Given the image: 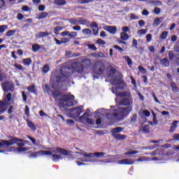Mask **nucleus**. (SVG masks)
<instances>
[{
    "mask_svg": "<svg viewBox=\"0 0 179 179\" xmlns=\"http://www.w3.org/2000/svg\"><path fill=\"white\" fill-rule=\"evenodd\" d=\"M122 30L123 33H128V31H129V28L128 27H122Z\"/></svg>",
    "mask_w": 179,
    "mask_h": 179,
    "instance_id": "nucleus-64",
    "label": "nucleus"
},
{
    "mask_svg": "<svg viewBox=\"0 0 179 179\" xmlns=\"http://www.w3.org/2000/svg\"><path fill=\"white\" fill-rule=\"evenodd\" d=\"M92 57H94V58H104L106 56L104 55V53L99 52L97 53H92Z\"/></svg>",
    "mask_w": 179,
    "mask_h": 179,
    "instance_id": "nucleus-28",
    "label": "nucleus"
},
{
    "mask_svg": "<svg viewBox=\"0 0 179 179\" xmlns=\"http://www.w3.org/2000/svg\"><path fill=\"white\" fill-rule=\"evenodd\" d=\"M43 92H45V93H48V94H50V86H48V85H45V87L43 88Z\"/></svg>",
    "mask_w": 179,
    "mask_h": 179,
    "instance_id": "nucleus-59",
    "label": "nucleus"
},
{
    "mask_svg": "<svg viewBox=\"0 0 179 179\" xmlns=\"http://www.w3.org/2000/svg\"><path fill=\"white\" fill-rule=\"evenodd\" d=\"M177 124H178V121L175 120L172 123V126L171 127V129H169V132L173 133L176 131L177 128Z\"/></svg>",
    "mask_w": 179,
    "mask_h": 179,
    "instance_id": "nucleus-30",
    "label": "nucleus"
},
{
    "mask_svg": "<svg viewBox=\"0 0 179 179\" xmlns=\"http://www.w3.org/2000/svg\"><path fill=\"white\" fill-rule=\"evenodd\" d=\"M160 64L162 65V66H164L165 68H169V66H170V62L166 57L160 60Z\"/></svg>",
    "mask_w": 179,
    "mask_h": 179,
    "instance_id": "nucleus-22",
    "label": "nucleus"
},
{
    "mask_svg": "<svg viewBox=\"0 0 179 179\" xmlns=\"http://www.w3.org/2000/svg\"><path fill=\"white\" fill-rule=\"evenodd\" d=\"M160 12H162V9L159 7H155L154 8V13L155 15H159Z\"/></svg>",
    "mask_w": 179,
    "mask_h": 179,
    "instance_id": "nucleus-61",
    "label": "nucleus"
},
{
    "mask_svg": "<svg viewBox=\"0 0 179 179\" xmlns=\"http://www.w3.org/2000/svg\"><path fill=\"white\" fill-rule=\"evenodd\" d=\"M6 111V103L3 101H0V114H3Z\"/></svg>",
    "mask_w": 179,
    "mask_h": 179,
    "instance_id": "nucleus-23",
    "label": "nucleus"
},
{
    "mask_svg": "<svg viewBox=\"0 0 179 179\" xmlns=\"http://www.w3.org/2000/svg\"><path fill=\"white\" fill-rule=\"evenodd\" d=\"M1 87L3 92H13V84H12L10 82H4L1 84Z\"/></svg>",
    "mask_w": 179,
    "mask_h": 179,
    "instance_id": "nucleus-11",
    "label": "nucleus"
},
{
    "mask_svg": "<svg viewBox=\"0 0 179 179\" xmlns=\"http://www.w3.org/2000/svg\"><path fill=\"white\" fill-rule=\"evenodd\" d=\"M61 30H62V27L57 26V27H55V29H54L55 34H56V36H58V34H59V31H61Z\"/></svg>",
    "mask_w": 179,
    "mask_h": 179,
    "instance_id": "nucleus-46",
    "label": "nucleus"
},
{
    "mask_svg": "<svg viewBox=\"0 0 179 179\" xmlns=\"http://www.w3.org/2000/svg\"><path fill=\"white\" fill-rule=\"evenodd\" d=\"M27 125H28V127H29V128H30V129L31 130V131H36V129H37L36 128V125L34 124V123H33V122H31V121H28L27 122Z\"/></svg>",
    "mask_w": 179,
    "mask_h": 179,
    "instance_id": "nucleus-36",
    "label": "nucleus"
},
{
    "mask_svg": "<svg viewBox=\"0 0 179 179\" xmlns=\"http://www.w3.org/2000/svg\"><path fill=\"white\" fill-rule=\"evenodd\" d=\"M27 90L29 91L31 93H34L36 94L37 90H36V85H32L27 87Z\"/></svg>",
    "mask_w": 179,
    "mask_h": 179,
    "instance_id": "nucleus-33",
    "label": "nucleus"
},
{
    "mask_svg": "<svg viewBox=\"0 0 179 179\" xmlns=\"http://www.w3.org/2000/svg\"><path fill=\"white\" fill-rule=\"evenodd\" d=\"M91 29H92V33L94 36L99 35V24L96 22H92L90 26Z\"/></svg>",
    "mask_w": 179,
    "mask_h": 179,
    "instance_id": "nucleus-16",
    "label": "nucleus"
},
{
    "mask_svg": "<svg viewBox=\"0 0 179 179\" xmlns=\"http://www.w3.org/2000/svg\"><path fill=\"white\" fill-rule=\"evenodd\" d=\"M106 155V152H94V153H84V157H98L99 159H103V156Z\"/></svg>",
    "mask_w": 179,
    "mask_h": 179,
    "instance_id": "nucleus-12",
    "label": "nucleus"
},
{
    "mask_svg": "<svg viewBox=\"0 0 179 179\" xmlns=\"http://www.w3.org/2000/svg\"><path fill=\"white\" fill-rule=\"evenodd\" d=\"M112 85H113V86H118L112 87L111 91L113 94H115L117 97H124L121 99L120 106H124V107H132L134 100L132 99L131 92L124 91L118 92V90H125V81L122 80V75H120L118 79L114 78L112 80Z\"/></svg>",
    "mask_w": 179,
    "mask_h": 179,
    "instance_id": "nucleus-1",
    "label": "nucleus"
},
{
    "mask_svg": "<svg viewBox=\"0 0 179 179\" xmlns=\"http://www.w3.org/2000/svg\"><path fill=\"white\" fill-rule=\"evenodd\" d=\"M88 48H90V50H92V51H97V48H96L94 44L88 45Z\"/></svg>",
    "mask_w": 179,
    "mask_h": 179,
    "instance_id": "nucleus-60",
    "label": "nucleus"
},
{
    "mask_svg": "<svg viewBox=\"0 0 179 179\" xmlns=\"http://www.w3.org/2000/svg\"><path fill=\"white\" fill-rule=\"evenodd\" d=\"M50 34L48 32L41 31L38 34L36 35V38H44V37H48Z\"/></svg>",
    "mask_w": 179,
    "mask_h": 179,
    "instance_id": "nucleus-24",
    "label": "nucleus"
},
{
    "mask_svg": "<svg viewBox=\"0 0 179 179\" xmlns=\"http://www.w3.org/2000/svg\"><path fill=\"white\" fill-rule=\"evenodd\" d=\"M136 120H138V115L134 114L131 116V119H130V122L131 124H134V122H136Z\"/></svg>",
    "mask_w": 179,
    "mask_h": 179,
    "instance_id": "nucleus-50",
    "label": "nucleus"
},
{
    "mask_svg": "<svg viewBox=\"0 0 179 179\" xmlns=\"http://www.w3.org/2000/svg\"><path fill=\"white\" fill-rule=\"evenodd\" d=\"M112 136H114V138L117 141H124V139L127 138V136L125 134H113Z\"/></svg>",
    "mask_w": 179,
    "mask_h": 179,
    "instance_id": "nucleus-21",
    "label": "nucleus"
},
{
    "mask_svg": "<svg viewBox=\"0 0 179 179\" xmlns=\"http://www.w3.org/2000/svg\"><path fill=\"white\" fill-rule=\"evenodd\" d=\"M60 73L62 76L60 77L63 78L64 80H66L68 78L72 76V73L71 72V67L66 66H63L61 67Z\"/></svg>",
    "mask_w": 179,
    "mask_h": 179,
    "instance_id": "nucleus-5",
    "label": "nucleus"
},
{
    "mask_svg": "<svg viewBox=\"0 0 179 179\" xmlns=\"http://www.w3.org/2000/svg\"><path fill=\"white\" fill-rule=\"evenodd\" d=\"M14 67L16 68V69H18V71H23L24 68H23V66L21 64H15Z\"/></svg>",
    "mask_w": 179,
    "mask_h": 179,
    "instance_id": "nucleus-58",
    "label": "nucleus"
},
{
    "mask_svg": "<svg viewBox=\"0 0 179 179\" xmlns=\"http://www.w3.org/2000/svg\"><path fill=\"white\" fill-rule=\"evenodd\" d=\"M94 69H95V73H96V75H102L106 69V66L103 62L98 61L94 64Z\"/></svg>",
    "mask_w": 179,
    "mask_h": 179,
    "instance_id": "nucleus-7",
    "label": "nucleus"
},
{
    "mask_svg": "<svg viewBox=\"0 0 179 179\" xmlns=\"http://www.w3.org/2000/svg\"><path fill=\"white\" fill-rule=\"evenodd\" d=\"M106 117L108 118V120H110V121H114V120H120L117 112L112 113H106Z\"/></svg>",
    "mask_w": 179,
    "mask_h": 179,
    "instance_id": "nucleus-18",
    "label": "nucleus"
},
{
    "mask_svg": "<svg viewBox=\"0 0 179 179\" xmlns=\"http://www.w3.org/2000/svg\"><path fill=\"white\" fill-rule=\"evenodd\" d=\"M138 19H139V17L135 13L130 14V20H138Z\"/></svg>",
    "mask_w": 179,
    "mask_h": 179,
    "instance_id": "nucleus-55",
    "label": "nucleus"
},
{
    "mask_svg": "<svg viewBox=\"0 0 179 179\" xmlns=\"http://www.w3.org/2000/svg\"><path fill=\"white\" fill-rule=\"evenodd\" d=\"M124 129L122 127H116V128H113L112 129V135L113 134H120V132H122V131Z\"/></svg>",
    "mask_w": 179,
    "mask_h": 179,
    "instance_id": "nucleus-39",
    "label": "nucleus"
},
{
    "mask_svg": "<svg viewBox=\"0 0 179 179\" xmlns=\"http://www.w3.org/2000/svg\"><path fill=\"white\" fill-rule=\"evenodd\" d=\"M48 71H50V65L45 64L42 68V72L43 73H48Z\"/></svg>",
    "mask_w": 179,
    "mask_h": 179,
    "instance_id": "nucleus-43",
    "label": "nucleus"
},
{
    "mask_svg": "<svg viewBox=\"0 0 179 179\" xmlns=\"http://www.w3.org/2000/svg\"><path fill=\"white\" fill-rule=\"evenodd\" d=\"M138 152L137 150L129 151L124 153L125 156H131V155H137Z\"/></svg>",
    "mask_w": 179,
    "mask_h": 179,
    "instance_id": "nucleus-53",
    "label": "nucleus"
},
{
    "mask_svg": "<svg viewBox=\"0 0 179 179\" xmlns=\"http://www.w3.org/2000/svg\"><path fill=\"white\" fill-rule=\"evenodd\" d=\"M148 30L146 29H140L137 31L138 34H140L141 36H143V34H145V33H147Z\"/></svg>",
    "mask_w": 179,
    "mask_h": 179,
    "instance_id": "nucleus-63",
    "label": "nucleus"
},
{
    "mask_svg": "<svg viewBox=\"0 0 179 179\" xmlns=\"http://www.w3.org/2000/svg\"><path fill=\"white\" fill-rule=\"evenodd\" d=\"M135 163L134 159H124L119 161V164L129 165L131 166Z\"/></svg>",
    "mask_w": 179,
    "mask_h": 179,
    "instance_id": "nucleus-17",
    "label": "nucleus"
},
{
    "mask_svg": "<svg viewBox=\"0 0 179 179\" xmlns=\"http://www.w3.org/2000/svg\"><path fill=\"white\" fill-rule=\"evenodd\" d=\"M52 96L55 101H59L62 108L73 107L75 96L72 94H62L58 90L52 91Z\"/></svg>",
    "mask_w": 179,
    "mask_h": 179,
    "instance_id": "nucleus-2",
    "label": "nucleus"
},
{
    "mask_svg": "<svg viewBox=\"0 0 179 179\" xmlns=\"http://www.w3.org/2000/svg\"><path fill=\"white\" fill-rule=\"evenodd\" d=\"M124 59H125L129 66H132V59H131V57H129V56H124Z\"/></svg>",
    "mask_w": 179,
    "mask_h": 179,
    "instance_id": "nucleus-41",
    "label": "nucleus"
},
{
    "mask_svg": "<svg viewBox=\"0 0 179 179\" xmlns=\"http://www.w3.org/2000/svg\"><path fill=\"white\" fill-rule=\"evenodd\" d=\"M6 30H8V25L0 26V34H3V33H5Z\"/></svg>",
    "mask_w": 179,
    "mask_h": 179,
    "instance_id": "nucleus-48",
    "label": "nucleus"
},
{
    "mask_svg": "<svg viewBox=\"0 0 179 179\" xmlns=\"http://www.w3.org/2000/svg\"><path fill=\"white\" fill-rule=\"evenodd\" d=\"M160 19H163V18L162 17L155 18V20H154L153 26H159V24H160V22H161Z\"/></svg>",
    "mask_w": 179,
    "mask_h": 179,
    "instance_id": "nucleus-52",
    "label": "nucleus"
},
{
    "mask_svg": "<svg viewBox=\"0 0 179 179\" xmlns=\"http://www.w3.org/2000/svg\"><path fill=\"white\" fill-rule=\"evenodd\" d=\"M68 21L69 22V23H71V24H78V18H71L69 19Z\"/></svg>",
    "mask_w": 179,
    "mask_h": 179,
    "instance_id": "nucleus-49",
    "label": "nucleus"
},
{
    "mask_svg": "<svg viewBox=\"0 0 179 179\" xmlns=\"http://www.w3.org/2000/svg\"><path fill=\"white\" fill-rule=\"evenodd\" d=\"M66 57H67L68 58H75L76 57H80V53L72 54V51L66 50Z\"/></svg>",
    "mask_w": 179,
    "mask_h": 179,
    "instance_id": "nucleus-20",
    "label": "nucleus"
},
{
    "mask_svg": "<svg viewBox=\"0 0 179 179\" xmlns=\"http://www.w3.org/2000/svg\"><path fill=\"white\" fill-rule=\"evenodd\" d=\"M167 36H169V32L164 31L160 35L161 40H166Z\"/></svg>",
    "mask_w": 179,
    "mask_h": 179,
    "instance_id": "nucleus-47",
    "label": "nucleus"
},
{
    "mask_svg": "<svg viewBox=\"0 0 179 179\" xmlns=\"http://www.w3.org/2000/svg\"><path fill=\"white\" fill-rule=\"evenodd\" d=\"M50 152V153H52L50 155V156H52V155H53L52 153H59L60 155H62L63 156H69V155H71L70 150H65L62 148H53V150Z\"/></svg>",
    "mask_w": 179,
    "mask_h": 179,
    "instance_id": "nucleus-9",
    "label": "nucleus"
},
{
    "mask_svg": "<svg viewBox=\"0 0 179 179\" xmlns=\"http://www.w3.org/2000/svg\"><path fill=\"white\" fill-rule=\"evenodd\" d=\"M83 33L84 34H85L86 36H90V34H92V30H90L87 28H85V29H83Z\"/></svg>",
    "mask_w": 179,
    "mask_h": 179,
    "instance_id": "nucleus-51",
    "label": "nucleus"
},
{
    "mask_svg": "<svg viewBox=\"0 0 179 179\" xmlns=\"http://www.w3.org/2000/svg\"><path fill=\"white\" fill-rule=\"evenodd\" d=\"M31 62H32L31 58H27L22 60L23 65H25L27 66L31 65Z\"/></svg>",
    "mask_w": 179,
    "mask_h": 179,
    "instance_id": "nucleus-31",
    "label": "nucleus"
},
{
    "mask_svg": "<svg viewBox=\"0 0 179 179\" xmlns=\"http://www.w3.org/2000/svg\"><path fill=\"white\" fill-rule=\"evenodd\" d=\"M48 16V13L42 12L38 15V19H45Z\"/></svg>",
    "mask_w": 179,
    "mask_h": 179,
    "instance_id": "nucleus-42",
    "label": "nucleus"
},
{
    "mask_svg": "<svg viewBox=\"0 0 179 179\" xmlns=\"http://www.w3.org/2000/svg\"><path fill=\"white\" fill-rule=\"evenodd\" d=\"M131 111L132 106L122 107L116 110L119 120H124L125 117H128V115H129V113Z\"/></svg>",
    "mask_w": 179,
    "mask_h": 179,
    "instance_id": "nucleus-3",
    "label": "nucleus"
},
{
    "mask_svg": "<svg viewBox=\"0 0 179 179\" xmlns=\"http://www.w3.org/2000/svg\"><path fill=\"white\" fill-rule=\"evenodd\" d=\"M53 162H58V160H62V157L59 155H52Z\"/></svg>",
    "mask_w": 179,
    "mask_h": 179,
    "instance_id": "nucleus-37",
    "label": "nucleus"
},
{
    "mask_svg": "<svg viewBox=\"0 0 179 179\" xmlns=\"http://www.w3.org/2000/svg\"><path fill=\"white\" fill-rule=\"evenodd\" d=\"M66 82V80L64 79V78L59 76H56L55 81H54L52 84V89H55V90H57L58 89H61L62 87V83Z\"/></svg>",
    "mask_w": 179,
    "mask_h": 179,
    "instance_id": "nucleus-8",
    "label": "nucleus"
},
{
    "mask_svg": "<svg viewBox=\"0 0 179 179\" xmlns=\"http://www.w3.org/2000/svg\"><path fill=\"white\" fill-rule=\"evenodd\" d=\"M54 3L57 6H64V5H66V0H54Z\"/></svg>",
    "mask_w": 179,
    "mask_h": 179,
    "instance_id": "nucleus-26",
    "label": "nucleus"
},
{
    "mask_svg": "<svg viewBox=\"0 0 179 179\" xmlns=\"http://www.w3.org/2000/svg\"><path fill=\"white\" fill-rule=\"evenodd\" d=\"M149 3H152L155 6H162V5H163V3H162V1L159 0H156V1L151 0L149 1Z\"/></svg>",
    "mask_w": 179,
    "mask_h": 179,
    "instance_id": "nucleus-34",
    "label": "nucleus"
},
{
    "mask_svg": "<svg viewBox=\"0 0 179 179\" xmlns=\"http://www.w3.org/2000/svg\"><path fill=\"white\" fill-rule=\"evenodd\" d=\"M15 33H16V30L13 29V30H8L6 34V36L7 37H12V36H15Z\"/></svg>",
    "mask_w": 179,
    "mask_h": 179,
    "instance_id": "nucleus-44",
    "label": "nucleus"
},
{
    "mask_svg": "<svg viewBox=\"0 0 179 179\" xmlns=\"http://www.w3.org/2000/svg\"><path fill=\"white\" fill-rule=\"evenodd\" d=\"M83 108V107H82V106H78V107L73 108V110L71 111L72 117H73L74 118L79 117V115H80V114H82V113H83V110H82Z\"/></svg>",
    "mask_w": 179,
    "mask_h": 179,
    "instance_id": "nucleus-13",
    "label": "nucleus"
},
{
    "mask_svg": "<svg viewBox=\"0 0 179 179\" xmlns=\"http://www.w3.org/2000/svg\"><path fill=\"white\" fill-rule=\"evenodd\" d=\"M10 141L6 140H1L0 141V148H3L4 146H13V145H15V143H17V142H24L23 139L16 138V137H10Z\"/></svg>",
    "mask_w": 179,
    "mask_h": 179,
    "instance_id": "nucleus-4",
    "label": "nucleus"
},
{
    "mask_svg": "<svg viewBox=\"0 0 179 179\" xmlns=\"http://www.w3.org/2000/svg\"><path fill=\"white\" fill-rule=\"evenodd\" d=\"M174 57H176V55H174V53L173 52L172 50H170L169 52V58L170 61H173L174 59Z\"/></svg>",
    "mask_w": 179,
    "mask_h": 179,
    "instance_id": "nucleus-54",
    "label": "nucleus"
},
{
    "mask_svg": "<svg viewBox=\"0 0 179 179\" xmlns=\"http://www.w3.org/2000/svg\"><path fill=\"white\" fill-rule=\"evenodd\" d=\"M17 145L20 147L18 148V152H26L29 150L27 148H23V146H24V143H17Z\"/></svg>",
    "mask_w": 179,
    "mask_h": 179,
    "instance_id": "nucleus-27",
    "label": "nucleus"
},
{
    "mask_svg": "<svg viewBox=\"0 0 179 179\" xmlns=\"http://www.w3.org/2000/svg\"><path fill=\"white\" fill-rule=\"evenodd\" d=\"M141 131L142 132H143V134H149V132H150V129H149V125L148 124L144 125L141 128Z\"/></svg>",
    "mask_w": 179,
    "mask_h": 179,
    "instance_id": "nucleus-38",
    "label": "nucleus"
},
{
    "mask_svg": "<svg viewBox=\"0 0 179 179\" xmlns=\"http://www.w3.org/2000/svg\"><path fill=\"white\" fill-rule=\"evenodd\" d=\"M103 30L108 31L110 34H115L117 33V27L111 25H106L103 27Z\"/></svg>",
    "mask_w": 179,
    "mask_h": 179,
    "instance_id": "nucleus-14",
    "label": "nucleus"
},
{
    "mask_svg": "<svg viewBox=\"0 0 179 179\" xmlns=\"http://www.w3.org/2000/svg\"><path fill=\"white\" fill-rule=\"evenodd\" d=\"M79 3L85 4L93 2V0H78Z\"/></svg>",
    "mask_w": 179,
    "mask_h": 179,
    "instance_id": "nucleus-62",
    "label": "nucleus"
},
{
    "mask_svg": "<svg viewBox=\"0 0 179 179\" xmlns=\"http://www.w3.org/2000/svg\"><path fill=\"white\" fill-rule=\"evenodd\" d=\"M81 64L83 66V69H85V68L86 69H89V68L92 66V60H90V59L85 58L81 61Z\"/></svg>",
    "mask_w": 179,
    "mask_h": 179,
    "instance_id": "nucleus-15",
    "label": "nucleus"
},
{
    "mask_svg": "<svg viewBox=\"0 0 179 179\" xmlns=\"http://www.w3.org/2000/svg\"><path fill=\"white\" fill-rule=\"evenodd\" d=\"M152 114L153 116L152 122H150V124L151 125H157L159 124V121H157V119L156 118V113L153 111H152Z\"/></svg>",
    "mask_w": 179,
    "mask_h": 179,
    "instance_id": "nucleus-29",
    "label": "nucleus"
},
{
    "mask_svg": "<svg viewBox=\"0 0 179 179\" xmlns=\"http://www.w3.org/2000/svg\"><path fill=\"white\" fill-rule=\"evenodd\" d=\"M88 119L89 113H87V111L85 112L84 114L79 117V120L81 121V122H85V121H87Z\"/></svg>",
    "mask_w": 179,
    "mask_h": 179,
    "instance_id": "nucleus-25",
    "label": "nucleus"
},
{
    "mask_svg": "<svg viewBox=\"0 0 179 179\" xmlns=\"http://www.w3.org/2000/svg\"><path fill=\"white\" fill-rule=\"evenodd\" d=\"M71 69L73 72H76L77 73H83V64L81 62L71 61Z\"/></svg>",
    "mask_w": 179,
    "mask_h": 179,
    "instance_id": "nucleus-6",
    "label": "nucleus"
},
{
    "mask_svg": "<svg viewBox=\"0 0 179 179\" xmlns=\"http://www.w3.org/2000/svg\"><path fill=\"white\" fill-rule=\"evenodd\" d=\"M138 71H139V72H141V73H143V75H145V73H146V69L143 68V66H138Z\"/></svg>",
    "mask_w": 179,
    "mask_h": 179,
    "instance_id": "nucleus-57",
    "label": "nucleus"
},
{
    "mask_svg": "<svg viewBox=\"0 0 179 179\" xmlns=\"http://www.w3.org/2000/svg\"><path fill=\"white\" fill-rule=\"evenodd\" d=\"M3 8H6V2L5 0H0V9H3Z\"/></svg>",
    "mask_w": 179,
    "mask_h": 179,
    "instance_id": "nucleus-56",
    "label": "nucleus"
},
{
    "mask_svg": "<svg viewBox=\"0 0 179 179\" xmlns=\"http://www.w3.org/2000/svg\"><path fill=\"white\" fill-rule=\"evenodd\" d=\"M110 73L108 74L109 78H113L115 75L116 70L114 67H110L109 69Z\"/></svg>",
    "mask_w": 179,
    "mask_h": 179,
    "instance_id": "nucleus-45",
    "label": "nucleus"
},
{
    "mask_svg": "<svg viewBox=\"0 0 179 179\" xmlns=\"http://www.w3.org/2000/svg\"><path fill=\"white\" fill-rule=\"evenodd\" d=\"M78 23L79 24H82L83 26H87L90 22H89V20H87V19L82 20V18H79Z\"/></svg>",
    "mask_w": 179,
    "mask_h": 179,
    "instance_id": "nucleus-32",
    "label": "nucleus"
},
{
    "mask_svg": "<svg viewBox=\"0 0 179 179\" xmlns=\"http://www.w3.org/2000/svg\"><path fill=\"white\" fill-rule=\"evenodd\" d=\"M120 38L121 40H123V41H127V40L129 38V35H128L127 33L122 32L120 34Z\"/></svg>",
    "mask_w": 179,
    "mask_h": 179,
    "instance_id": "nucleus-35",
    "label": "nucleus"
},
{
    "mask_svg": "<svg viewBox=\"0 0 179 179\" xmlns=\"http://www.w3.org/2000/svg\"><path fill=\"white\" fill-rule=\"evenodd\" d=\"M138 115L141 118H144L146 121V118L145 117H150V112L148 110H143V111H139Z\"/></svg>",
    "mask_w": 179,
    "mask_h": 179,
    "instance_id": "nucleus-19",
    "label": "nucleus"
},
{
    "mask_svg": "<svg viewBox=\"0 0 179 179\" xmlns=\"http://www.w3.org/2000/svg\"><path fill=\"white\" fill-rule=\"evenodd\" d=\"M51 154L52 153H51L50 151L39 150V151H37V152H32L29 155V157L36 158V157H38V156H51Z\"/></svg>",
    "mask_w": 179,
    "mask_h": 179,
    "instance_id": "nucleus-10",
    "label": "nucleus"
},
{
    "mask_svg": "<svg viewBox=\"0 0 179 179\" xmlns=\"http://www.w3.org/2000/svg\"><path fill=\"white\" fill-rule=\"evenodd\" d=\"M41 45H40L39 44H34L32 45L33 52H37V51H38V50H41Z\"/></svg>",
    "mask_w": 179,
    "mask_h": 179,
    "instance_id": "nucleus-40",
    "label": "nucleus"
}]
</instances>
